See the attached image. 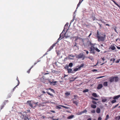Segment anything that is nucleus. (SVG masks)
Listing matches in <instances>:
<instances>
[{"label":"nucleus","instance_id":"0e129e2a","mask_svg":"<svg viewBox=\"0 0 120 120\" xmlns=\"http://www.w3.org/2000/svg\"><path fill=\"white\" fill-rule=\"evenodd\" d=\"M42 93L43 94H45V93H46L45 91H42Z\"/></svg>","mask_w":120,"mask_h":120},{"label":"nucleus","instance_id":"6ab92c4d","mask_svg":"<svg viewBox=\"0 0 120 120\" xmlns=\"http://www.w3.org/2000/svg\"><path fill=\"white\" fill-rule=\"evenodd\" d=\"M56 52L57 56H59L60 54V51L59 50H56Z\"/></svg>","mask_w":120,"mask_h":120},{"label":"nucleus","instance_id":"79ce46f5","mask_svg":"<svg viewBox=\"0 0 120 120\" xmlns=\"http://www.w3.org/2000/svg\"><path fill=\"white\" fill-rule=\"evenodd\" d=\"M118 104H117L115 106H114L113 107V108L114 109L115 108L117 107L118 105Z\"/></svg>","mask_w":120,"mask_h":120},{"label":"nucleus","instance_id":"9d476101","mask_svg":"<svg viewBox=\"0 0 120 120\" xmlns=\"http://www.w3.org/2000/svg\"><path fill=\"white\" fill-rule=\"evenodd\" d=\"M56 43H56L53 44L48 49L47 52H48L51 50L53 49V47L55 46V45L56 44Z\"/></svg>","mask_w":120,"mask_h":120},{"label":"nucleus","instance_id":"4d7b16f0","mask_svg":"<svg viewBox=\"0 0 120 120\" xmlns=\"http://www.w3.org/2000/svg\"><path fill=\"white\" fill-rule=\"evenodd\" d=\"M119 40V41H120V38H117V39L116 40V42H117V40Z\"/></svg>","mask_w":120,"mask_h":120},{"label":"nucleus","instance_id":"4be33fe9","mask_svg":"<svg viewBox=\"0 0 120 120\" xmlns=\"http://www.w3.org/2000/svg\"><path fill=\"white\" fill-rule=\"evenodd\" d=\"M103 85L104 86H107L108 84H107V82H105L103 84Z\"/></svg>","mask_w":120,"mask_h":120},{"label":"nucleus","instance_id":"5fc2aeb1","mask_svg":"<svg viewBox=\"0 0 120 120\" xmlns=\"http://www.w3.org/2000/svg\"><path fill=\"white\" fill-rule=\"evenodd\" d=\"M84 51H86V53L87 54H88L89 53V52L87 51H86V50H84Z\"/></svg>","mask_w":120,"mask_h":120},{"label":"nucleus","instance_id":"f704fd0d","mask_svg":"<svg viewBox=\"0 0 120 120\" xmlns=\"http://www.w3.org/2000/svg\"><path fill=\"white\" fill-rule=\"evenodd\" d=\"M91 99H92V100H98V99H97V98H94L93 97H92L91 98Z\"/></svg>","mask_w":120,"mask_h":120},{"label":"nucleus","instance_id":"7c9ffc66","mask_svg":"<svg viewBox=\"0 0 120 120\" xmlns=\"http://www.w3.org/2000/svg\"><path fill=\"white\" fill-rule=\"evenodd\" d=\"M116 102V101L115 100H114L112 101L111 102L113 104Z\"/></svg>","mask_w":120,"mask_h":120},{"label":"nucleus","instance_id":"f257e3e1","mask_svg":"<svg viewBox=\"0 0 120 120\" xmlns=\"http://www.w3.org/2000/svg\"><path fill=\"white\" fill-rule=\"evenodd\" d=\"M102 36H101L100 34L99 33V31L97 30V33L96 34V37L98 38V41L100 42V41H105L106 35L105 34L101 35Z\"/></svg>","mask_w":120,"mask_h":120},{"label":"nucleus","instance_id":"a18cd8bd","mask_svg":"<svg viewBox=\"0 0 120 120\" xmlns=\"http://www.w3.org/2000/svg\"><path fill=\"white\" fill-rule=\"evenodd\" d=\"M102 118L101 117H99L98 118V120H101Z\"/></svg>","mask_w":120,"mask_h":120},{"label":"nucleus","instance_id":"aec40b11","mask_svg":"<svg viewBox=\"0 0 120 120\" xmlns=\"http://www.w3.org/2000/svg\"><path fill=\"white\" fill-rule=\"evenodd\" d=\"M72 70L71 69H68V73H73V72H71Z\"/></svg>","mask_w":120,"mask_h":120},{"label":"nucleus","instance_id":"a878e982","mask_svg":"<svg viewBox=\"0 0 120 120\" xmlns=\"http://www.w3.org/2000/svg\"><path fill=\"white\" fill-rule=\"evenodd\" d=\"M73 103L74 104H75L77 106L78 104V102L76 101H74L73 102Z\"/></svg>","mask_w":120,"mask_h":120},{"label":"nucleus","instance_id":"72a5a7b5","mask_svg":"<svg viewBox=\"0 0 120 120\" xmlns=\"http://www.w3.org/2000/svg\"><path fill=\"white\" fill-rule=\"evenodd\" d=\"M46 93L48 95H49L52 96H53V95L52 94H50L49 92H48V91H47Z\"/></svg>","mask_w":120,"mask_h":120},{"label":"nucleus","instance_id":"5701e85b","mask_svg":"<svg viewBox=\"0 0 120 120\" xmlns=\"http://www.w3.org/2000/svg\"><path fill=\"white\" fill-rule=\"evenodd\" d=\"M74 117V116L73 115H70L69 116H68V119H71L73 117Z\"/></svg>","mask_w":120,"mask_h":120},{"label":"nucleus","instance_id":"6e6552de","mask_svg":"<svg viewBox=\"0 0 120 120\" xmlns=\"http://www.w3.org/2000/svg\"><path fill=\"white\" fill-rule=\"evenodd\" d=\"M87 45L89 46L90 45L92 46H94L96 45L95 43H91L90 41L89 40H88L87 41Z\"/></svg>","mask_w":120,"mask_h":120},{"label":"nucleus","instance_id":"9b49d317","mask_svg":"<svg viewBox=\"0 0 120 120\" xmlns=\"http://www.w3.org/2000/svg\"><path fill=\"white\" fill-rule=\"evenodd\" d=\"M29 102L28 103L29 104V105H30V106L31 107V108H32V107H35V106H34V107H33V103H31V101H27V102Z\"/></svg>","mask_w":120,"mask_h":120},{"label":"nucleus","instance_id":"774afa93","mask_svg":"<svg viewBox=\"0 0 120 120\" xmlns=\"http://www.w3.org/2000/svg\"><path fill=\"white\" fill-rule=\"evenodd\" d=\"M52 119V120H58V119H53V118Z\"/></svg>","mask_w":120,"mask_h":120},{"label":"nucleus","instance_id":"cd10ccee","mask_svg":"<svg viewBox=\"0 0 120 120\" xmlns=\"http://www.w3.org/2000/svg\"><path fill=\"white\" fill-rule=\"evenodd\" d=\"M107 101L106 99H102V101L103 102H105L106 101Z\"/></svg>","mask_w":120,"mask_h":120},{"label":"nucleus","instance_id":"4468645a","mask_svg":"<svg viewBox=\"0 0 120 120\" xmlns=\"http://www.w3.org/2000/svg\"><path fill=\"white\" fill-rule=\"evenodd\" d=\"M120 97V95H119L114 97L113 99H117Z\"/></svg>","mask_w":120,"mask_h":120},{"label":"nucleus","instance_id":"c03bdc74","mask_svg":"<svg viewBox=\"0 0 120 120\" xmlns=\"http://www.w3.org/2000/svg\"><path fill=\"white\" fill-rule=\"evenodd\" d=\"M120 60V59L117 60L115 62L116 63H118Z\"/></svg>","mask_w":120,"mask_h":120},{"label":"nucleus","instance_id":"49530a36","mask_svg":"<svg viewBox=\"0 0 120 120\" xmlns=\"http://www.w3.org/2000/svg\"><path fill=\"white\" fill-rule=\"evenodd\" d=\"M103 77V76H100L99 77H98L96 78V79H98L101 78Z\"/></svg>","mask_w":120,"mask_h":120},{"label":"nucleus","instance_id":"c9c22d12","mask_svg":"<svg viewBox=\"0 0 120 120\" xmlns=\"http://www.w3.org/2000/svg\"><path fill=\"white\" fill-rule=\"evenodd\" d=\"M88 90H88V89H86L83 90V92L84 93L87 92L88 91Z\"/></svg>","mask_w":120,"mask_h":120},{"label":"nucleus","instance_id":"393cba45","mask_svg":"<svg viewBox=\"0 0 120 120\" xmlns=\"http://www.w3.org/2000/svg\"><path fill=\"white\" fill-rule=\"evenodd\" d=\"M84 66V64H81L78 67L79 69H80L81 68L83 67Z\"/></svg>","mask_w":120,"mask_h":120},{"label":"nucleus","instance_id":"c756f323","mask_svg":"<svg viewBox=\"0 0 120 120\" xmlns=\"http://www.w3.org/2000/svg\"><path fill=\"white\" fill-rule=\"evenodd\" d=\"M88 58L89 59H90L92 61L93 60V58L92 57V56H90L89 57L87 58Z\"/></svg>","mask_w":120,"mask_h":120},{"label":"nucleus","instance_id":"4c0bfd02","mask_svg":"<svg viewBox=\"0 0 120 120\" xmlns=\"http://www.w3.org/2000/svg\"><path fill=\"white\" fill-rule=\"evenodd\" d=\"M95 111L94 110H93L91 111V112L92 113H94L95 112Z\"/></svg>","mask_w":120,"mask_h":120},{"label":"nucleus","instance_id":"ea45409f","mask_svg":"<svg viewBox=\"0 0 120 120\" xmlns=\"http://www.w3.org/2000/svg\"><path fill=\"white\" fill-rule=\"evenodd\" d=\"M79 69L78 68H76L74 69V71H77Z\"/></svg>","mask_w":120,"mask_h":120},{"label":"nucleus","instance_id":"412c9836","mask_svg":"<svg viewBox=\"0 0 120 120\" xmlns=\"http://www.w3.org/2000/svg\"><path fill=\"white\" fill-rule=\"evenodd\" d=\"M92 96L95 97H97V94L95 93H93L92 94Z\"/></svg>","mask_w":120,"mask_h":120},{"label":"nucleus","instance_id":"7ed1b4c3","mask_svg":"<svg viewBox=\"0 0 120 120\" xmlns=\"http://www.w3.org/2000/svg\"><path fill=\"white\" fill-rule=\"evenodd\" d=\"M119 79L117 76H112L109 78V81L111 82H112L114 81L115 82H117L118 81Z\"/></svg>","mask_w":120,"mask_h":120},{"label":"nucleus","instance_id":"2eb2a0df","mask_svg":"<svg viewBox=\"0 0 120 120\" xmlns=\"http://www.w3.org/2000/svg\"><path fill=\"white\" fill-rule=\"evenodd\" d=\"M91 18L93 21H94L96 19L95 17V15H94L92 14L91 17Z\"/></svg>","mask_w":120,"mask_h":120},{"label":"nucleus","instance_id":"13d9d810","mask_svg":"<svg viewBox=\"0 0 120 120\" xmlns=\"http://www.w3.org/2000/svg\"><path fill=\"white\" fill-rule=\"evenodd\" d=\"M81 0H79V3L81 4L82 2L83 1V0H82V1H81Z\"/></svg>","mask_w":120,"mask_h":120},{"label":"nucleus","instance_id":"bf43d9fd","mask_svg":"<svg viewBox=\"0 0 120 120\" xmlns=\"http://www.w3.org/2000/svg\"><path fill=\"white\" fill-rule=\"evenodd\" d=\"M83 113L82 111L79 113V115H81V114H82Z\"/></svg>","mask_w":120,"mask_h":120},{"label":"nucleus","instance_id":"bb28decb","mask_svg":"<svg viewBox=\"0 0 120 120\" xmlns=\"http://www.w3.org/2000/svg\"><path fill=\"white\" fill-rule=\"evenodd\" d=\"M95 50L96 51L98 52H99L100 51V50H99L96 47H95Z\"/></svg>","mask_w":120,"mask_h":120},{"label":"nucleus","instance_id":"1a4fd4ad","mask_svg":"<svg viewBox=\"0 0 120 120\" xmlns=\"http://www.w3.org/2000/svg\"><path fill=\"white\" fill-rule=\"evenodd\" d=\"M40 61V60H37L36 62H35L34 63V65H32L31 67L30 68V69H29V70L28 71H27V73H29L30 72V71L31 69L35 65H36L38 63V62H39Z\"/></svg>","mask_w":120,"mask_h":120},{"label":"nucleus","instance_id":"58836bf2","mask_svg":"<svg viewBox=\"0 0 120 120\" xmlns=\"http://www.w3.org/2000/svg\"><path fill=\"white\" fill-rule=\"evenodd\" d=\"M109 115H107L106 116V117L105 119V120H107L109 118Z\"/></svg>","mask_w":120,"mask_h":120},{"label":"nucleus","instance_id":"864d4df0","mask_svg":"<svg viewBox=\"0 0 120 120\" xmlns=\"http://www.w3.org/2000/svg\"><path fill=\"white\" fill-rule=\"evenodd\" d=\"M50 111L53 113H55V111H54L51 110Z\"/></svg>","mask_w":120,"mask_h":120},{"label":"nucleus","instance_id":"6e6d98bb","mask_svg":"<svg viewBox=\"0 0 120 120\" xmlns=\"http://www.w3.org/2000/svg\"><path fill=\"white\" fill-rule=\"evenodd\" d=\"M97 71V70L96 69H94L92 70V71L94 72L95 71Z\"/></svg>","mask_w":120,"mask_h":120},{"label":"nucleus","instance_id":"338daca9","mask_svg":"<svg viewBox=\"0 0 120 120\" xmlns=\"http://www.w3.org/2000/svg\"><path fill=\"white\" fill-rule=\"evenodd\" d=\"M87 120H91V119L90 118H89Z\"/></svg>","mask_w":120,"mask_h":120},{"label":"nucleus","instance_id":"f8f14e48","mask_svg":"<svg viewBox=\"0 0 120 120\" xmlns=\"http://www.w3.org/2000/svg\"><path fill=\"white\" fill-rule=\"evenodd\" d=\"M103 87L102 85L101 84H100L98 85L97 87V89H100Z\"/></svg>","mask_w":120,"mask_h":120},{"label":"nucleus","instance_id":"473e14b6","mask_svg":"<svg viewBox=\"0 0 120 120\" xmlns=\"http://www.w3.org/2000/svg\"><path fill=\"white\" fill-rule=\"evenodd\" d=\"M65 94L66 95L68 96L70 94V93L67 92L65 93Z\"/></svg>","mask_w":120,"mask_h":120},{"label":"nucleus","instance_id":"37998d69","mask_svg":"<svg viewBox=\"0 0 120 120\" xmlns=\"http://www.w3.org/2000/svg\"><path fill=\"white\" fill-rule=\"evenodd\" d=\"M52 72L54 73H55L56 72H57V71H56L55 70H52Z\"/></svg>","mask_w":120,"mask_h":120},{"label":"nucleus","instance_id":"423d86ee","mask_svg":"<svg viewBox=\"0 0 120 120\" xmlns=\"http://www.w3.org/2000/svg\"><path fill=\"white\" fill-rule=\"evenodd\" d=\"M61 107H63L66 109H68V107L61 105H59L58 106H56V108L57 109H61Z\"/></svg>","mask_w":120,"mask_h":120},{"label":"nucleus","instance_id":"052dcab7","mask_svg":"<svg viewBox=\"0 0 120 120\" xmlns=\"http://www.w3.org/2000/svg\"><path fill=\"white\" fill-rule=\"evenodd\" d=\"M18 84L17 85H16V86H18L19 85V84L20 83V82H19V80H18Z\"/></svg>","mask_w":120,"mask_h":120},{"label":"nucleus","instance_id":"dca6fc26","mask_svg":"<svg viewBox=\"0 0 120 120\" xmlns=\"http://www.w3.org/2000/svg\"><path fill=\"white\" fill-rule=\"evenodd\" d=\"M91 107L93 109H95L96 107V106L92 104L91 105Z\"/></svg>","mask_w":120,"mask_h":120},{"label":"nucleus","instance_id":"c85d7f7f","mask_svg":"<svg viewBox=\"0 0 120 120\" xmlns=\"http://www.w3.org/2000/svg\"><path fill=\"white\" fill-rule=\"evenodd\" d=\"M48 89L50 90L53 93H55V91L53 89H51V88H48Z\"/></svg>","mask_w":120,"mask_h":120},{"label":"nucleus","instance_id":"a211bd4d","mask_svg":"<svg viewBox=\"0 0 120 120\" xmlns=\"http://www.w3.org/2000/svg\"><path fill=\"white\" fill-rule=\"evenodd\" d=\"M61 34L60 35V38L58 39V40L59 41L61 39H62L64 38V36H61Z\"/></svg>","mask_w":120,"mask_h":120},{"label":"nucleus","instance_id":"2f4dec72","mask_svg":"<svg viewBox=\"0 0 120 120\" xmlns=\"http://www.w3.org/2000/svg\"><path fill=\"white\" fill-rule=\"evenodd\" d=\"M73 65V64L72 63H71L69 64V67H71Z\"/></svg>","mask_w":120,"mask_h":120},{"label":"nucleus","instance_id":"a19ab883","mask_svg":"<svg viewBox=\"0 0 120 120\" xmlns=\"http://www.w3.org/2000/svg\"><path fill=\"white\" fill-rule=\"evenodd\" d=\"M82 112L83 113H86L87 112V111L86 109H85L83 110V111H82Z\"/></svg>","mask_w":120,"mask_h":120},{"label":"nucleus","instance_id":"39448f33","mask_svg":"<svg viewBox=\"0 0 120 120\" xmlns=\"http://www.w3.org/2000/svg\"><path fill=\"white\" fill-rule=\"evenodd\" d=\"M94 46H91V47L90 48V53L93 54H94L95 53L94 51L95 47H94Z\"/></svg>","mask_w":120,"mask_h":120},{"label":"nucleus","instance_id":"f03ea898","mask_svg":"<svg viewBox=\"0 0 120 120\" xmlns=\"http://www.w3.org/2000/svg\"><path fill=\"white\" fill-rule=\"evenodd\" d=\"M26 112H23V113L20 112V114H21V117L22 119H23L24 120H29V119L27 115L26 114Z\"/></svg>","mask_w":120,"mask_h":120},{"label":"nucleus","instance_id":"8fccbe9b","mask_svg":"<svg viewBox=\"0 0 120 120\" xmlns=\"http://www.w3.org/2000/svg\"><path fill=\"white\" fill-rule=\"evenodd\" d=\"M114 31H115V32H116V33H118V32H117V30H116V29L115 28H114Z\"/></svg>","mask_w":120,"mask_h":120},{"label":"nucleus","instance_id":"e433bc0d","mask_svg":"<svg viewBox=\"0 0 120 120\" xmlns=\"http://www.w3.org/2000/svg\"><path fill=\"white\" fill-rule=\"evenodd\" d=\"M92 102L93 104H97V103L96 102L94 101H92Z\"/></svg>","mask_w":120,"mask_h":120},{"label":"nucleus","instance_id":"de8ad7c7","mask_svg":"<svg viewBox=\"0 0 120 120\" xmlns=\"http://www.w3.org/2000/svg\"><path fill=\"white\" fill-rule=\"evenodd\" d=\"M115 59L114 58H113L112 59V61L113 62V63H114V61H115Z\"/></svg>","mask_w":120,"mask_h":120},{"label":"nucleus","instance_id":"09e8293b","mask_svg":"<svg viewBox=\"0 0 120 120\" xmlns=\"http://www.w3.org/2000/svg\"><path fill=\"white\" fill-rule=\"evenodd\" d=\"M17 86H16L13 89V91H14L15 90V89L16 87H17Z\"/></svg>","mask_w":120,"mask_h":120},{"label":"nucleus","instance_id":"69168bd1","mask_svg":"<svg viewBox=\"0 0 120 120\" xmlns=\"http://www.w3.org/2000/svg\"><path fill=\"white\" fill-rule=\"evenodd\" d=\"M101 59L103 61H104L105 60V58L104 57L102 58Z\"/></svg>","mask_w":120,"mask_h":120},{"label":"nucleus","instance_id":"b1692460","mask_svg":"<svg viewBox=\"0 0 120 120\" xmlns=\"http://www.w3.org/2000/svg\"><path fill=\"white\" fill-rule=\"evenodd\" d=\"M111 48L112 50H113L115 49L116 48L114 46L111 45Z\"/></svg>","mask_w":120,"mask_h":120},{"label":"nucleus","instance_id":"3c124183","mask_svg":"<svg viewBox=\"0 0 120 120\" xmlns=\"http://www.w3.org/2000/svg\"><path fill=\"white\" fill-rule=\"evenodd\" d=\"M75 45L74 46H73L74 47H75V46L77 47V46L76 45L77 43H76V42H75Z\"/></svg>","mask_w":120,"mask_h":120},{"label":"nucleus","instance_id":"f3484780","mask_svg":"<svg viewBox=\"0 0 120 120\" xmlns=\"http://www.w3.org/2000/svg\"><path fill=\"white\" fill-rule=\"evenodd\" d=\"M111 1H112L115 4L116 6H117L119 8L120 7V6L119 5V4L117 3L115 1L113 0H111Z\"/></svg>","mask_w":120,"mask_h":120},{"label":"nucleus","instance_id":"20e7f679","mask_svg":"<svg viewBox=\"0 0 120 120\" xmlns=\"http://www.w3.org/2000/svg\"><path fill=\"white\" fill-rule=\"evenodd\" d=\"M57 82L56 81L51 82L49 80H46L45 81V84H48L49 83L51 85H56Z\"/></svg>","mask_w":120,"mask_h":120},{"label":"nucleus","instance_id":"0eeeda50","mask_svg":"<svg viewBox=\"0 0 120 120\" xmlns=\"http://www.w3.org/2000/svg\"><path fill=\"white\" fill-rule=\"evenodd\" d=\"M83 56L84 55L83 54L81 53L77 55L76 56V57L79 59L83 58V60L84 58L83 57Z\"/></svg>","mask_w":120,"mask_h":120},{"label":"nucleus","instance_id":"e2e57ef3","mask_svg":"<svg viewBox=\"0 0 120 120\" xmlns=\"http://www.w3.org/2000/svg\"><path fill=\"white\" fill-rule=\"evenodd\" d=\"M91 34H92V33H91V32L90 33V34L89 35V36H88V37H89Z\"/></svg>","mask_w":120,"mask_h":120},{"label":"nucleus","instance_id":"ddd939ff","mask_svg":"<svg viewBox=\"0 0 120 120\" xmlns=\"http://www.w3.org/2000/svg\"><path fill=\"white\" fill-rule=\"evenodd\" d=\"M101 110L100 108H97L96 110V112L98 113H99L100 112Z\"/></svg>","mask_w":120,"mask_h":120},{"label":"nucleus","instance_id":"603ef678","mask_svg":"<svg viewBox=\"0 0 120 120\" xmlns=\"http://www.w3.org/2000/svg\"><path fill=\"white\" fill-rule=\"evenodd\" d=\"M80 4H81L80 3H79L77 5V7H79L80 6ZM77 8H78V7L76 9H77Z\"/></svg>","mask_w":120,"mask_h":120},{"label":"nucleus","instance_id":"680f3d73","mask_svg":"<svg viewBox=\"0 0 120 120\" xmlns=\"http://www.w3.org/2000/svg\"><path fill=\"white\" fill-rule=\"evenodd\" d=\"M116 47L117 48V49H120V47H118L117 46H116Z\"/></svg>","mask_w":120,"mask_h":120}]
</instances>
